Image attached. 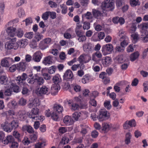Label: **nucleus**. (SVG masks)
<instances>
[{
    "label": "nucleus",
    "mask_w": 148,
    "mask_h": 148,
    "mask_svg": "<svg viewBox=\"0 0 148 148\" xmlns=\"http://www.w3.org/2000/svg\"><path fill=\"white\" fill-rule=\"evenodd\" d=\"M18 126V122L15 121H12L10 123L5 121L1 124L2 129L8 132H11L13 129H15Z\"/></svg>",
    "instance_id": "f257e3e1"
},
{
    "label": "nucleus",
    "mask_w": 148,
    "mask_h": 148,
    "mask_svg": "<svg viewBox=\"0 0 148 148\" xmlns=\"http://www.w3.org/2000/svg\"><path fill=\"white\" fill-rule=\"evenodd\" d=\"M101 8L103 10V12L104 11H112L114 8V3L110 0L105 1L101 3Z\"/></svg>",
    "instance_id": "f03ea898"
},
{
    "label": "nucleus",
    "mask_w": 148,
    "mask_h": 148,
    "mask_svg": "<svg viewBox=\"0 0 148 148\" xmlns=\"http://www.w3.org/2000/svg\"><path fill=\"white\" fill-rule=\"evenodd\" d=\"M16 38H13L11 39V40L6 43L5 47L7 50L13 49H17L18 47V45L16 42Z\"/></svg>",
    "instance_id": "7ed1b4c3"
},
{
    "label": "nucleus",
    "mask_w": 148,
    "mask_h": 148,
    "mask_svg": "<svg viewBox=\"0 0 148 148\" xmlns=\"http://www.w3.org/2000/svg\"><path fill=\"white\" fill-rule=\"evenodd\" d=\"M14 62V60L12 58L10 57H6L1 60V63L2 66L8 67Z\"/></svg>",
    "instance_id": "20e7f679"
},
{
    "label": "nucleus",
    "mask_w": 148,
    "mask_h": 148,
    "mask_svg": "<svg viewBox=\"0 0 148 148\" xmlns=\"http://www.w3.org/2000/svg\"><path fill=\"white\" fill-rule=\"evenodd\" d=\"M109 113L107 111L101 110L99 111V114L97 117L99 121H102L109 118Z\"/></svg>",
    "instance_id": "39448f33"
},
{
    "label": "nucleus",
    "mask_w": 148,
    "mask_h": 148,
    "mask_svg": "<svg viewBox=\"0 0 148 148\" xmlns=\"http://www.w3.org/2000/svg\"><path fill=\"white\" fill-rule=\"evenodd\" d=\"M39 109L36 107L33 108L31 112L28 115V116L30 118L35 119L36 120L38 119H39V117L38 118L37 115H39Z\"/></svg>",
    "instance_id": "423d86ee"
},
{
    "label": "nucleus",
    "mask_w": 148,
    "mask_h": 148,
    "mask_svg": "<svg viewBox=\"0 0 148 148\" xmlns=\"http://www.w3.org/2000/svg\"><path fill=\"white\" fill-rule=\"evenodd\" d=\"M28 77L27 75L25 73H23L21 75H19L17 77L16 79L17 83L18 85H21L24 84V82Z\"/></svg>",
    "instance_id": "0eeeda50"
},
{
    "label": "nucleus",
    "mask_w": 148,
    "mask_h": 148,
    "mask_svg": "<svg viewBox=\"0 0 148 148\" xmlns=\"http://www.w3.org/2000/svg\"><path fill=\"white\" fill-rule=\"evenodd\" d=\"M49 93L48 88L46 86H43L40 88L39 90L36 92V94L38 96H41Z\"/></svg>",
    "instance_id": "6e6552de"
},
{
    "label": "nucleus",
    "mask_w": 148,
    "mask_h": 148,
    "mask_svg": "<svg viewBox=\"0 0 148 148\" xmlns=\"http://www.w3.org/2000/svg\"><path fill=\"white\" fill-rule=\"evenodd\" d=\"M56 58L55 57L51 56H47L44 58L42 63L45 65L51 64L53 63L54 60Z\"/></svg>",
    "instance_id": "1a4fd4ad"
},
{
    "label": "nucleus",
    "mask_w": 148,
    "mask_h": 148,
    "mask_svg": "<svg viewBox=\"0 0 148 148\" xmlns=\"http://www.w3.org/2000/svg\"><path fill=\"white\" fill-rule=\"evenodd\" d=\"M42 54L39 51H37L34 53L32 59L35 62H39L42 56Z\"/></svg>",
    "instance_id": "9d476101"
},
{
    "label": "nucleus",
    "mask_w": 148,
    "mask_h": 148,
    "mask_svg": "<svg viewBox=\"0 0 148 148\" xmlns=\"http://www.w3.org/2000/svg\"><path fill=\"white\" fill-rule=\"evenodd\" d=\"M16 28L12 27H8L6 29V32L8 35L10 37H14L16 35Z\"/></svg>",
    "instance_id": "9b49d317"
},
{
    "label": "nucleus",
    "mask_w": 148,
    "mask_h": 148,
    "mask_svg": "<svg viewBox=\"0 0 148 148\" xmlns=\"http://www.w3.org/2000/svg\"><path fill=\"white\" fill-rule=\"evenodd\" d=\"M73 74L72 71L68 69L66 71L63 75L64 79L67 80L68 79H72L73 78Z\"/></svg>",
    "instance_id": "f8f14e48"
},
{
    "label": "nucleus",
    "mask_w": 148,
    "mask_h": 148,
    "mask_svg": "<svg viewBox=\"0 0 148 148\" xmlns=\"http://www.w3.org/2000/svg\"><path fill=\"white\" fill-rule=\"evenodd\" d=\"M112 45L110 44L103 45L101 49L102 52H105L106 51L111 52L113 50Z\"/></svg>",
    "instance_id": "ddd939ff"
},
{
    "label": "nucleus",
    "mask_w": 148,
    "mask_h": 148,
    "mask_svg": "<svg viewBox=\"0 0 148 148\" xmlns=\"http://www.w3.org/2000/svg\"><path fill=\"white\" fill-rule=\"evenodd\" d=\"M14 141V139L12 135L7 136L6 138L4 139L3 143L5 144H8V143H12Z\"/></svg>",
    "instance_id": "4468645a"
},
{
    "label": "nucleus",
    "mask_w": 148,
    "mask_h": 148,
    "mask_svg": "<svg viewBox=\"0 0 148 148\" xmlns=\"http://www.w3.org/2000/svg\"><path fill=\"white\" fill-rule=\"evenodd\" d=\"M53 111L60 114L63 111V108L60 105L55 104L53 107Z\"/></svg>",
    "instance_id": "2eb2a0df"
},
{
    "label": "nucleus",
    "mask_w": 148,
    "mask_h": 148,
    "mask_svg": "<svg viewBox=\"0 0 148 148\" xmlns=\"http://www.w3.org/2000/svg\"><path fill=\"white\" fill-rule=\"evenodd\" d=\"M26 65V62H20L17 64V69L19 70L23 71L25 70Z\"/></svg>",
    "instance_id": "dca6fc26"
},
{
    "label": "nucleus",
    "mask_w": 148,
    "mask_h": 148,
    "mask_svg": "<svg viewBox=\"0 0 148 148\" xmlns=\"http://www.w3.org/2000/svg\"><path fill=\"white\" fill-rule=\"evenodd\" d=\"M64 123L66 124L69 123L70 124H72L74 122L73 119H71L70 116L68 115L65 116L63 119Z\"/></svg>",
    "instance_id": "f3484780"
},
{
    "label": "nucleus",
    "mask_w": 148,
    "mask_h": 148,
    "mask_svg": "<svg viewBox=\"0 0 148 148\" xmlns=\"http://www.w3.org/2000/svg\"><path fill=\"white\" fill-rule=\"evenodd\" d=\"M8 78L4 75L0 76V83L2 84L6 85L8 84Z\"/></svg>",
    "instance_id": "a211bd4d"
},
{
    "label": "nucleus",
    "mask_w": 148,
    "mask_h": 148,
    "mask_svg": "<svg viewBox=\"0 0 148 148\" xmlns=\"http://www.w3.org/2000/svg\"><path fill=\"white\" fill-rule=\"evenodd\" d=\"M92 13L93 16L97 19L99 18L100 16H103L102 13L100 11L94 9L92 10Z\"/></svg>",
    "instance_id": "6ab92c4d"
},
{
    "label": "nucleus",
    "mask_w": 148,
    "mask_h": 148,
    "mask_svg": "<svg viewBox=\"0 0 148 148\" xmlns=\"http://www.w3.org/2000/svg\"><path fill=\"white\" fill-rule=\"evenodd\" d=\"M139 55V53L138 51L132 53L130 56V60L132 62L135 61L138 58Z\"/></svg>",
    "instance_id": "aec40b11"
},
{
    "label": "nucleus",
    "mask_w": 148,
    "mask_h": 148,
    "mask_svg": "<svg viewBox=\"0 0 148 148\" xmlns=\"http://www.w3.org/2000/svg\"><path fill=\"white\" fill-rule=\"evenodd\" d=\"M23 129L24 130L27 131L29 133L32 134L34 132V129L30 125H25L23 127Z\"/></svg>",
    "instance_id": "412c9836"
},
{
    "label": "nucleus",
    "mask_w": 148,
    "mask_h": 148,
    "mask_svg": "<svg viewBox=\"0 0 148 148\" xmlns=\"http://www.w3.org/2000/svg\"><path fill=\"white\" fill-rule=\"evenodd\" d=\"M83 48L84 51L86 52H88L91 50L92 47L91 44L87 43L85 44L83 46Z\"/></svg>",
    "instance_id": "4be33fe9"
},
{
    "label": "nucleus",
    "mask_w": 148,
    "mask_h": 148,
    "mask_svg": "<svg viewBox=\"0 0 148 148\" xmlns=\"http://www.w3.org/2000/svg\"><path fill=\"white\" fill-rule=\"evenodd\" d=\"M111 59L110 58L106 56L104 59L103 60V64L105 66H107L111 63Z\"/></svg>",
    "instance_id": "5701e85b"
},
{
    "label": "nucleus",
    "mask_w": 148,
    "mask_h": 148,
    "mask_svg": "<svg viewBox=\"0 0 148 148\" xmlns=\"http://www.w3.org/2000/svg\"><path fill=\"white\" fill-rule=\"evenodd\" d=\"M24 34V32L22 29L20 28H18L17 29H16L15 36H17L18 37H22Z\"/></svg>",
    "instance_id": "b1692460"
},
{
    "label": "nucleus",
    "mask_w": 148,
    "mask_h": 148,
    "mask_svg": "<svg viewBox=\"0 0 148 148\" xmlns=\"http://www.w3.org/2000/svg\"><path fill=\"white\" fill-rule=\"evenodd\" d=\"M10 85L11 86L10 87L12 88L13 90V91L14 92H18L20 91L19 87L16 84L12 83H11Z\"/></svg>",
    "instance_id": "393cba45"
},
{
    "label": "nucleus",
    "mask_w": 148,
    "mask_h": 148,
    "mask_svg": "<svg viewBox=\"0 0 148 148\" xmlns=\"http://www.w3.org/2000/svg\"><path fill=\"white\" fill-rule=\"evenodd\" d=\"M131 137L132 135L130 133L128 132L126 133L125 140L126 144L127 145L130 143V139L131 138Z\"/></svg>",
    "instance_id": "a878e982"
},
{
    "label": "nucleus",
    "mask_w": 148,
    "mask_h": 148,
    "mask_svg": "<svg viewBox=\"0 0 148 148\" xmlns=\"http://www.w3.org/2000/svg\"><path fill=\"white\" fill-rule=\"evenodd\" d=\"M44 82V80L42 77H38L35 78V83L38 85H42Z\"/></svg>",
    "instance_id": "bb28decb"
},
{
    "label": "nucleus",
    "mask_w": 148,
    "mask_h": 148,
    "mask_svg": "<svg viewBox=\"0 0 148 148\" xmlns=\"http://www.w3.org/2000/svg\"><path fill=\"white\" fill-rule=\"evenodd\" d=\"M81 115L82 114L80 112H75L73 114L72 117L75 121H77Z\"/></svg>",
    "instance_id": "cd10ccee"
},
{
    "label": "nucleus",
    "mask_w": 148,
    "mask_h": 148,
    "mask_svg": "<svg viewBox=\"0 0 148 148\" xmlns=\"http://www.w3.org/2000/svg\"><path fill=\"white\" fill-rule=\"evenodd\" d=\"M130 3L131 5L133 7L140 5V2L138 0H130Z\"/></svg>",
    "instance_id": "c85d7f7f"
},
{
    "label": "nucleus",
    "mask_w": 148,
    "mask_h": 148,
    "mask_svg": "<svg viewBox=\"0 0 148 148\" xmlns=\"http://www.w3.org/2000/svg\"><path fill=\"white\" fill-rule=\"evenodd\" d=\"M58 114V113L53 111L51 113V118L53 120L58 121L59 118Z\"/></svg>",
    "instance_id": "c756f323"
},
{
    "label": "nucleus",
    "mask_w": 148,
    "mask_h": 148,
    "mask_svg": "<svg viewBox=\"0 0 148 148\" xmlns=\"http://www.w3.org/2000/svg\"><path fill=\"white\" fill-rule=\"evenodd\" d=\"M110 129V126L107 123H104L102 124V130L105 132H108Z\"/></svg>",
    "instance_id": "7c9ffc66"
},
{
    "label": "nucleus",
    "mask_w": 148,
    "mask_h": 148,
    "mask_svg": "<svg viewBox=\"0 0 148 148\" xmlns=\"http://www.w3.org/2000/svg\"><path fill=\"white\" fill-rule=\"evenodd\" d=\"M43 36L40 34L39 33H37L35 34L34 39L36 41L38 42L43 38Z\"/></svg>",
    "instance_id": "2f4dec72"
},
{
    "label": "nucleus",
    "mask_w": 148,
    "mask_h": 148,
    "mask_svg": "<svg viewBox=\"0 0 148 148\" xmlns=\"http://www.w3.org/2000/svg\"><path fill=\"white\" fill-rule=\"evenodd\" d=\"M38 136L36 133L32 134L29 136V138L31 140V143L36 141L37 138Z\"/></svg>",
    "instance_id": "473e14b6"
},
{
    "label": "nucleus",
    "mask_w": 148,
    "mask_h": 148,
    "mask_svg": "<svg viewBox=\"0 0 148 148\" xmlns=\"http://www.w3.org/2000/svg\"><path fill=\"white\" fill-rule=\"evenodd\" d=\"M39 48L42 50H43L48 47V45L42 41H41L39 44Z\"/></svg>",
    "instance_id": "72a5a7b5"
},
{
    "label": "nucleus",
    "mask_w": 148,
    "mask_h": 148,
    "mask_svg": "<svg viewBox=\"0 0 148 148\" xmlns=\"http://www.w3.org/2000/svg\"><path fill=\"white\" fill-rule=\"evenodd\" d=\"M17 103L14 101H12L8 103V106L10 108L14 109L17 105Z\"/></svg>",
    "instance_id": "f704fd0d"
},
{
    "label": "nucleus",
    "mask_w": 148,
    "mask_h": 148,
    "mask_svg": "<svg viewBox=\"0 0 148 148\" xmlns=\"http://www.w3.org/2000/svg\"><path fill=\"white\" fill-rule=\"evenodd\" d=\"M57 67L55 66H53L50 67L48 70L49 73L50 74L54 73L57 69Z\"/></svg>",
    "instance_id": "c9c22d12"
},
{
    "label": "nucleus",
    "mask_w": 148,
    "mask_h": 148,
    "mask_svg": "<svg viewBox=\"0 0 148 148\" xmlns=\"http://www.w3.org/2000/svg\"><path fill=\"white\" fill-rule=\"evenodd\" d=\"M104 107L108 110H110L112 107L110 101H106L104 103Z\"/></svg>",
    "instance_id": "e433bc0d"
},
{
    "label": "nucleus",
    "mask_w": 148,
    "mask_h": 148,
    "mask_svg": "<svg viewBox=\"0 0 148 148\" xmlns=\"http://www.w3.org/2000/svg\"><path fill=\"white\" fill-rule=\"evenodd\" d=\"M13 136L17 138L18 141H21V139L20 138L21 135L17 131H14L13 133Z\"/></svg>",
    "instance_id": "4c0bfd02"
},
{
    "label": "nucleus",
    "mask_w": 148,
    "mask_h": 148,
    "mask_svg": "<svg viewBox=\"0 0 148 148\" xmlns=\"http://www.w3.org/2000/svg\"><path fill=\"white\" fill-rule=\"evenodd\" d=\"M27 83L29 84L32 85L35 83V78L32 77V78H28L27 80Z\"/></svg>",
    "instance_id": "58836bf2"
},
{
    "label": "nucleus",
    "mask_w": 148,
    "mask_h": 148,
    "mask_svg": "<svg viewBox=\"0 0 148 148\" xmlns=\"http://www.w3.org/2000/svg\"><path fill=\"white\" fill-rule=\"evenodd\" d=\"M115 50L116 52H123L124 50V49L121 45L117 46L115 48Z\"/></svg>",
    "instance_id": "ea45409f"
},
{
    "label": "nucleus",
    "mask_w": 148,
    "mask_h": 148,
    "mask_svg": "<svg viewBox=\"0 0 148 148\" xmlns=\"http://www.w3.org/2000/svg\"><path fill=\"white\" fill-rule=\"evenodd\" d=\"M61 8L62 9V14H66L67 10V7L64 4H62L60 5Z\"/></svg>",
    "instance_id": "a19ab883"
},
{
    "label": "nucleus",
    "mask_w": 148,
    "mask_h": 148,
    "mask_svg": "<svg viewBox=\"0 0 148 148\" xmlns=\"http://www.w3.org/2000/svg\"><path fill=\"white\" fill-rule=\"evenodd\" d=\"M139 27L142 30H145L148 28V23H143L141 24L140 26Z\"/></svg>",
    "instance_id": "79ce46f5"
},
{
    "label": "nucleus",
    "mask_w": 148,
    "mask_h": 148,
    "mask_svg": "<svg viewBox=\"0 0 148 148\" xmlns=\"http://www.w3.org/2000/svg\"><path fill=\"white\" fill-rule=\"evenodd\" d=\"M22 143L24 145H27L30 143L31 142L27 137H25L24 138V139L22 140Z\"/></svg>",
    "instance_id": "37998d69"
},
{
    "label": "nucleus",
    "mask_w": 148,
    "mask_h": 148,
    "mask_svg": "<svg viewBox=\"0 0 148 148\" xmlns=\"http://www.w3.org/2000/svg\"><path fill=\"white\" fill-rule=\"evenodd\" d=\"M49 15V11L46 12L42 14V18L44 20H47L48 19Z\"/></svg>",
    "instance_id": "c03bdc74"
},
{
    "label": "nucleus",
    "mask_w": 148,
    "mask_h": 148,
    "mask_svg": "<svg viewBox=\"0 0 148 148\" xmlns=\"http://www.w3.org/2000/svg\"><path fill=\"white\" fill-rule=\"evenodd\" d=\"M131 37L133 38L134 43H136L138 39V34L136 33H134L131 35Z\"/></svg>",
    "instance_id": "a18cd8bd"
},
{
    "label": "nucleus",
    "mask_w": 148,
    "mask_h": 148,
    "mask_svg": "<svg viewBox=\"0 0 148 148\" xmlns=\"http://www.w3.org/2000/svg\"><path fill=\"white\" fill-rule=\"evenodd\" d=\"M60 88V86L59 84H54L53 87L51 88V90H54L57 91V92L58 90H59Z\"/></svg>",
    "instance_id": "49530a36"
},
{
    "label": "nucleus",
    "mask_w": 148,
    "mask_h": 148,
    "mask_svg": "<svg viewBox=\"0 0 148 148\" xmlns=\"http://www.w3.org/2000/svg\"><path fill=\"white\" fill-rule=\"evenodd\" d=\"M42 75L44 79L47 80H49L51 78V76L47 73H42Z\"/></svg>",
    "instance_id": "de8ad7c7"
},
{
    "label": "nucleus",
    "mask_w": 148,
    "mask_h": 148,
    "mask_svg": "<svg viewBox=\"0 0 148 148\" xmlns=\"http://www.w3.org/2000/svg\"><path fill=\"white\" fill-rule=\"evenodd\" d=\"M33 33L32 32H30L26 33L25 34V37L29 39H31L33 37Z\"/></svg>",
    "instance_id": "09e8293b"
},
{
    "label": "nucleus",
    "mask_w": 148,
    "mask_h": 148,
    "mask_svg": "<svg viewBox=\"0 0 148 148\" xmlns=\"http://www.w3.org/2000/svg\"><path fill=\"white\" fill-rule=\"evenodd\" d=\"M34 107H36L37 106H38L40 105V103L39 100L38 99H34L32 102Z\"/></svg>",
    "instance_id": "8fccbe9b"
},
{
    "label": "nucleus",
    "mask_w": 148,
    "mask_h": 148,
    "mask_svg": "<svg viewBox=\"0 0 148 148\" xmlns=\"http://www.w3.org/2000/svg\"><path fill=\"white\" fill-rule=\"evenodd\" d=\"M29 91V90L26 87H23L22 90V93L23 95L27 94Z\"/></svg>",
    "instance_id": "3c124183"
},
{
    "label": "nucleus",
    "mask_w": 148,
    "mask_h": 148,
    "mask_svg": "<svg viewBox=\"0 0 148 148\" xmlns=\"http://www.w3.org/2000/svg\"><path fill=\"white\" fill-rule=\"evenodd\" d=\"M89 0H79L80 3L83 6H86L88 4Z\"/></svg>",
    "instance_id": "603ef678"
},
{
    "label": "nucleus",
    "mask_w": 148,
    "mask_h": 148,
    "mask_svg": "<svg viewBox=\"0 0 148 148\" xmlns=\"http://www.w3.org/2000/svg\"><path fill=\"white\" fill-rule=\"evenodd\" d=\"M69 141V139L68 138H62L61 141L60 142L59 145H60L61 144H63V145H65L66 143H68Z\"/></svg>",
    "instance_id": "864d4df0"
},
{
    "label": "nucleus",
    "mask_w": 148,
    "mask_h": 148,
    "mask_svg": "<svg viewBox=\"0 0 148 148\" xmlns=\"http://www.w3.org/2000/svg\"><path fill=\"white\" fill-rule=\"evenodd\" d=\"M52 81L54 84H59L60 83V80L59 77L56 76L53 77L52 78Z\"/></svg>",
    "instance_id": "5fc2aeb1"
},
{
    "label": "nucleus",
    "mask_w": 148,
    "mask_h": 148,
    "mask_svg": "<svg viewBox=\"0 0 148 148\" xmlns=\"http://www.w3.org/2000/svg\"><path fill=\"white\" fill-rule=\"evenodd\" d=\"M90 27V23L88 22H85L84 24L83 28L84 29H88Z\"/></svg>",
    "instance_id": "6e6d98bb"
},
{
    "label": "nucleus",
    "mask_w": 148,
    "mask_h": 148,
    "mask_svg": "<svg viewBox=\"0 0 148 148\" xmlns=\"http://www.w3.org/2000/svg\"><path fill=\"white\" fill-rule=\"evenodd\" d=\"M23 21L25 22L26 25L27 26L32 23V19L30 17L26 19Z\"/></svg>",
    "instance_id": "4d7b16f0"
},
{
    "label": "nucleus",
    "mask_w": 148,
    "mask_h": 148,
    "mask_svg": "<svg viewBox=\"0 0 148 148\" xmlns=\"http://www.w3.org/2000/svg\"><path fill=\"white\" fill-rule=\"evenodd\" d=\"M84 16L85 17L88 19H90L92 18V14L91 12H88L86 14H84Z\"/></svg>",
    "instance_id": "13d9d810"
},
{
    "label": "nucleus",
    "mask_w": 148,
    "mask_h": 148,
    "mask_svg": "<svg viewBox=\"0 0 148 148\" xmlns=\"http://www.w3.org/2000/svg\"><path fill=\"white\" fill-rule=\"evenodd\" d=\"M25 14V12L22 8H20L18 9V15L19 17H21L23 15Z\"/></svg>",
    "instance_id": "bf43d9fd"
},
{
    "label": "nucleus",
    "mask_w": 148,
    "mask_h": 148,
    "mask_svg": "<svg viewBox=\"0 0 148 148\" xmlns=\"http://www.w3.org/2000/svg\"><path fill=\"white\" fill-rule=\"evenodd\" d=\"M130 127H135L136 126L135 121L134 119L128 121Z\"/></svg>",
    "instance_id": "052dcab7"
},
{
    "label": "nucleus",
    "mask_w": 148,
    "mask_h": 148,
    "mask_svg": "<svg viewBox=\"0 0 148 148\" xmlns=\"http://www.w3.org/2000/svg\"><path fill=\"white\" fill-rule=\"evenodd\" d=\"M20 47H25L27 45V42L24 40H21L19 42Z\"/></svg>",
    "instance_id": "680f3d73"
},
{
    "label": "nucleus",
    "mask_w": 148,
    "mask_h": 148,
    "mask_svg": "<svg viewBox=\"0 0 148 148\" xmlns=\"http://www.w3.org/2000/svg\"><path fill=\"white\" fill-rule=\"evenodd\" d=\"M26 103V101L25 99L22 98L20 99L19 103V104L22 106H24L25 105Z\"/></svg>",
    "instance_id": "e2e57ef3"
},
{
    "label": "nucleus",
    "mask_w": 148,
    "mask_h": 148,
    "mask_svg": "<svg viewBox=\"0 0 148 148\" xmlns=\"http://www.w3.org/2000/svg\"><path fill=\"white\" fill-rule=\"evenodd\" d=\"M105 37V34L103 32H99L98 34V37L100 39H102Z\"/></svg>",
    "instance_id": "0e129e2a"
},
{
    "label": "nucleus",
    "mask_w": 148,
    "mask_h": 148,
    "mask_svg": "<svg viewBox=\"0 0 148 148\" xmlns=\"http://www.w3.org/2000/svg\"><path fill=\"white\" fill-rule=\"evenodd\" d=\"M98 133L96 130L92 131L91 133V136L93 138H95L98 136Z\"/></svg>",
    "instance_id": "69168bd1"
},
{
    "label": "nucleus",
    "mask_w": 148,
    "mask_h": 148,
    "mask_svg": "<svg viewBox=\"0 0 148 148\" xmlns=\"http://www.w3.org/2000/svg\"><path fill=\"white\" fill-rule=\"evenodd\" d=\"M81 87L80 86L75 85L73 86V88L74 90L76 92H79L81 90Z\"/></svg>",
    "instance_id": "338daca9"
},
{
    "label": "nucleus",
    "mask_w": 148,
    "mask_h": 148,
    "mask_svg": "<svg viewBox=\"0 0 148 148\" xmlns=\"http://www.w3.org/2000/svg\"><path fill=\"white\" fill-rule=\"evenodd\" d=\"M11 143V145L10 146L11 148H17L18 146L17 143L14 141Z\"/></svg>",
    "instance_id": "774afa93"
}]
</instances>
